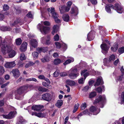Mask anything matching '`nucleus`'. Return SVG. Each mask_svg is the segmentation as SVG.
Returning <instances> with one entry per match:
<instances>
[{"instance_id": "nucleus-1", "label": "nucleus", "mask_w": 124, "mask_h": 124, "mask_svg": "<svg viewBox=\"0 0 124 124\" xmlns=\"http://www.w3.org/2000/svg\"><path fill=\"white\" fill-rule=\"evenodd\" d=\"M13 46V45L11 42L7 44L6 45L3 46L1 48V52L4 55L8 54L10 58L13 57L16 54L15 51L12 49Z\"/></svg>"}, {"instance_id": "nucleus-2", "label": "nucleus", "mask_w": 124, "mask_h": 124, "mask_svg": "<svg viewBox=\"0 0 124 124\" xmlns=\"http://www.w3.org/2000/svg\"><path fill=\"white\" fill-rule=\"evenodd\" d=\"M43 24L45 25L48 26L50 25V23L49 22L46 21H42L41 23H39L37 26L38 28L39 29L42 33L44 32L46 34L50 30V28L48 27L43 26Z\"/></svg>"}, {"instance_id": "nucleus-3", "label": "nucleus", "mask_w": 124, "mask_h": 124, "mask_svg": "<svg viewBox=\"0 0 124 124\" xmlns=\"http://www.w3.org/2000/svg\"><path fill=\"white\" fill-rule=\"evenodd\" d=\"M29 87V85H27L23 86L20 87L15 92V98L19 100L20 99V97H18L20 95L22 94L25 91L27 90Z\"/></svg>"}, {"instance_id": "nucleus-4", "label": "nucleus", "mask_w": 124, "mask_h": 124, "mask_svg": "<svg viewBox=\"0 0 124 124\" xmlns=\"http://www.w3.org/2000/svg\"><path fill=\"white\" fill-rule=\"evenodd\" d=\"M77 69H71L69 70V72L70 73L69 75L71 78L74 79L78 76V74L77 73Z\"/></svg>"}, {"instance_id": "nucleus-5", "label": "nucleus", "mask_w": 124, "mask_h": 124, "mask_svg": "<svg viewBox=\"0 0 124 124\" xmlns=\"http://www.w3.org/2000/svg\"><path fill=\"white\" fill-rule=\"evenodd\" d=\"M10 37L9 36H6L3 41H2V38L0 36V47L2 45L1 47L4 45H6V43H8V42L10 41Z\"/></svg>"}, {"instance_id": "nucleus-6", "label": "nucleus", "mask_w": 124, "mask_h": 124, "mask_svg": "<svg viewBox=\"0 0 124 124\" xmlns=\"http://www.w3.org/2000/svg\"><path fill=\"white\" fill-rule=\"evenodd\" d=\"M106 101L105 96L104 95L102 96L100 95L94 101V104H97V103L101 102L102 104Z\"/></svg>"}, {"instance_id": "nucleus-7", "label": "nucleus", "mask_w": 124, "mask_h": 124, "mask_svg": "<svg viewBox=\"0 0 124 124\" xmlns=\"http://www.w3.org/2000/svg\"><path fill=\"white\" fill-rule=\"evenodd\" d=\"M52 97V96L48 93H45L42 95V99L48 102L51 100Z\"/></svg>"}, {"instance_id": "nucleus-8", "label": "nucleus", "mask_w": 124, "mask_h": 124, "mask_svg": "<svg viewBox=\"0 0 124 124\" xmlns=\"http://www.w3.org/2000/svg\"><path fill=\"white\" fill-rule=\"evenodd\" d=\"M47 10L49 12L52 14V17L54 19L56 17H58L59 16L58 14L55 12L54 8H48Z\"/></svg>"}, {"instance_id": "nucleus-9", "label": "nucleus", "mask_w": 124, "mask_h": 124, "mask_svg": "<svg viewBox=\"0 0 124 124\" xmlns=\"http://www.w3.org/2000/svg\"><path fill=\"white\" fill-rule=\"evenodd\" d=\"M101 47L102 49V52L104 54H106L108 52L109 48V47L105 43L101 44Z\"/></svg>"}, {"instance_id": "nucleus-10", "label": "nucleus", "mask_w": 124, "mask_h": 124, "mask_svg": "<svg viewBox=\"0 0 124 124\" xmlns=\"http://www.w3.org/2000/svg\"><path fill=\"white\" fill-rule=\"evenodd\" d=\"M60 57L61 59L59 58H57L55 59L54 61V63L55 65H59L60 63H62L63 62V60H64L65 57L63 56H60Z\"/></svg>"}, {"instance_id": "nucleus-11", "label": "nucleus", "mask_w": 124, "mask_h": 124, "mask_svg": "<svg viewBox=\"0 0 124 124\" xmlns=\"http://www.w3.org/2000/svg\"><path fill=\"white\" fill-rule=\"evenodd\" d=\"M90 111L93 113V115H96L98 114L100 112L99 109L96 108L94 106H92L90 109Z\"/></svg>"}, {"instance_id": "nucleus-12", "label": "nucleus", "mask_w": 124, "mask_h": 124, "mask_svg": "<svg viewBox=\"0 0 124 124\" xmlns=\"http://www.w3.org/2000/svg\"><path fill=\"white\" fill-rule=\"evenodd\" d=\"M12 72L14 77L15 78H18L20 75L19 70L17 69H13L12 70Z\"/></svg>"}, {"instance_id": "nucleus-13", "label": "nucleus", "mask_w": 124, "mask_h": 124, "mask_svg": "<svg viewBox=\"0 0 124 124\" xmlns=\"http://www.w3.org/2000/svg\"><path fill=\"white\" fill-rule=\"evenodd\" d=\"M67 58L68 59L63 63V65H66L69 64L71 62H73L74 61V59L72 57L68 56H67Z\"/></svg>"}, {"instance_id": "nucleus-14", "label": "nucleus", "mask_w": 124, "mask_h": 124, "mask_svg": "<svg viewBox=\"0 0 124 124\" xmlns=\"http://www.w3.org/2000/svg\"><path fill=\"white\" fill-rule=\"evenodd\" d=\"M114 8L118 13H122L123 12L122 8L120 5L119 4H116Z\"/></svg>"}, {"instance_id": "nucleus-15", "label": "nucleus", "mask_w": 124, "mask_h": 124, "mask_svg": "<svg viewBox=\"0 0 124 124\" xmlns=\"http://www.w3.org/2000/svg\"><path fill=\"white\" fill-rule=\"evenodd\" d=\"M16 65L15 62L13 61L6 62L5 65V66L7 68H11L14 67Z\"/></svg>"}, {"instance_id": "nucleus-16", "label": "nucleus", "mask_w": 124, "mask_h": 124, "mask_svg": "<svg viewBox=\"0 0 124 124\" xmlns=\"http://www.w3.org/2000/svg\"><path fill=\"white\" fill-rule=\"evenodd\" d=\"M43 108V106L41 105H34L31 108L32 110L36 111H39Z\"/></svg>"}, {"instance_id": "nucleus-17", "label": "nucleus", "mask_w": 124, "mask_h": 124, "mask_svg": "<svg viewBox=\"0 0 124 124\" xmlns=\"http://www.w3.org/2000/svg\"><path fill=\"white\" fill-rule=\"evenodd\" d=\"M94 32L93 31H91L88 34L87 39L88 40L91 41L93 40L94 37Z\"/></svg>"}, {"instance_id": "nucleus-18", "label": "nucleus", "mask_w": 124, "mask_h": 124, "mask_svg": "<svg viewBox=\"0 0 124 124\" xmlns=\"http://www.w3.org/2000/svg\"><path fill=\"white\" fill-rule=\"evenodd\" d=\"M14 113L13 112H11L8 115H3V117L5 118L9 119L13 118L14 116Z\"/></svg>"}, {"instance_id": "nucleus-19", "label": "nucleus", "mask_w": 124, "mask_h": 124, "mask_svg": "<svg viewBox=\"0 0 124 124\" xmlns=\"http://www.w3.org/2000/svg\"><path fill=\"white\" fill-rule=\"evenodd\" d=\"M27 43L26 42H23L20 47V50L21 52H25L27 49Z\"/></svg>"}, {"instance_id": "nucleus-20", "label": "nucleus", "mask_w": 124, "mask_h": 124, "mask_svg": "<svg viewBox=\"0 0 124 124\" xmlns=\"http://www.w3.org/2000/svg\"><path fill=\"white\" fill-rule=\"evenodd\" d=\"M48 48L47 47H38L36 49V51L39 53H41L42 52H45L47 51Z\"/></svg>"}, {"instance_id": "nucleus-21", "label": "nucleus", "mask_w": 124, "mask_h": 124, "mask_svg": "<svg viewBox=\"0 0 124 124\" xmlns=\"http://www.w3.org/2000/svg\"><path fill=\"white\" fill-rule=\"evenodd\" d=\"M30 44L32 46L35 48L37 46L38 43L36 40L32 39L30 41Z\"/></svg>"}, {"instance_id": "nucleus-22", "label": "nucleus", "mask_w": 124, "mask_h": 124, "mask_svg": "<svg viewBox=\"0 0 124 124\" xmlns=\"http://www.w3.org/2000/svg\"><path fill=\"white\" fill-rule=\"evenodd\" d=\"M103 84L102 79L101 77H100L97 80V81L94 84V86H98L100 84Z\"/></svg>"}, {"instance_id": "nucleus-23", "label": "nucleus", "mask_w": 124, "mask_h": 124, "mask_svg": "<svg viewBox=\"0 0 124 124\" xmlns=\"http://www.w3.org/2000/svg\"><path fill=\"white\" fill-rule=\"evenodd\" d=\"M59 26L57 25H54L53 27V30L52 32V34L54 35L59 30Z\"/></svg>"}, {"instance_id": "nucleus-24", "label": "nucleus", "mask_w": 124, "mask_h": 124, "mask_svg": "<svg viewBox=\"0 0 124 124\" xmlns=\"http://www.w3.org/2000/svg\"><path fill=\"white\" fill-rule=\"evenodd\" d=\"M70 13L74 15H77L78 13V9L77 8H75L71 9Z\"/></svg>"}, {"instance_id": "nucleus-25", "label": "nucleus", "mask_w": 124, "mask_h": 124, "mask_svg": "<svg viewBox=\"0 0 124 124\" xmlns=\"http://www.w3.org/2000/svg\"><path fill=\"white\" fill-rule=\"evenodd\" d=\"M22 20L19 19H17L16 21H15L13 23H11L10 25L11 26H13L19 23L20 25H21L23 23H22Z\"/></svg>"}, {"instance_id": "nucleus-26", "label": "nucleus", "mask_w": 124, "mask_h": 124, "mask_svg": "<svg viewBox=\"0 0 124 124\" xmlns=\"http://www.w3.org/2000/svg\"><path fill=\"white\" fill-rule=\"evenodd\" d=\"M66 83L67 85L70 86H74L75 84V83L74 81L69 79L67 80Z\"/></svg>"}, {"instance_id": "nucleus-27", "label": "nucleus", "mask_w": 124, "mask_h": 124, "mask_svg": "<svg viewBox=\"0 0 124 124\" xmlns=\"http://www.w3.org/2000/svg\"><path fill=\"white\" fill-rule=\"evenodd\" d=\"M62 18L64 21L68 22L69 20L70 17L68 14H65L63 16Z\"/></svg>"}, {"instance_id": "nucleus-28", "label": "nucleus", "mask_w": 124, "mask_h": 124, "mask_svg": "<svg viewBox=\"0 0 124 124\" xmlns=\"http://www.w3.org/2000/svg\"><path fill=\"white\" fill-rule=\"evenodd\" d=\"M0 30L3 31H10L12 29L11 28L9 27L3 26L1 27Z\"/></svg>"}, {"instance_id": "nucleus-29", "label": "nucleus", "mask_w": 124, "mask_h": 124, "mask_svg": "<svg viewBox=\"0 0 124 124\" xmlns=\"http://www.w3.org/2000/svg\"><path fill=\"white\" fill-rule=\"evenodd\" d=\"M63 104L62 101V100H58L55 104V105L58 108H60Z\"/></svg>"}, {"instance_id": "nucleus-30", "label": "nucleus", "mask_w": 124, "mask_h": 124, "mask_svg": "<svg viewBox=\"0 0 124 124\" xmlns=\"http://www.w3.org/2000/svg\"><path fill=\"white\" fill-rule=\"evenodd\" d=\"M118 48V45L117 43H115L114 47H112L111 48V50L114 52L116 51Z\"/></svg>"}, {"instance_id": "nucleus-31", "label": "nucleus", "mask_w": 124, "mask_h": 124, "mask_svg": "<svg viewBox=\"0 0 124 124\" xmlns=\"http://www.w3.org/2000/svg\"><path fill=\"white\" fill-rule=\"evenodd\" d=\"M41 61L43 63L47 62L50 61V59L48 57H45L41 59Z\"/></svg>"}, {"instance_id": "nucleus-32", "label": "nucleus", "mask_w": 124, "mask_h": 124, "mask_svg": "<svg viewBox=\"0 0 124 124\" xmlns=\"http://www.w3.org/2000/svg\"><path fill=\"white\" fill-rule=\"evenodd\" d=\"M65 8V6H61L60 7L59 9L61 13H63L66 11Z\"/></svg>"}, {"instance_id": "nucleus-33", "label": "nucleus", "mask_w": 124, "mask_h": 124, "mask_svg": "<svg viewBox=\"0 0 124 124\" xmlns=\"http://www.w3.org/2000/svg\"><path fill=\"white\" fill-rule=\"evenodd\" d=\"M35 63L33 62H30L26 64L25 65V67L26 68H28L33 65Z\"/></svg>"}, {"instance_id": "nucleus-34", "label": "nucleus", "mask_w": 124, "mask_h": 124, "mask_svg": "<svg viewBox=\"0 0 124 124\" xmlns=\"http://www.w3.org/2000/svg\"><path fill=\"white\" fill-rule=\"evenodd\" d=\"M87 70H84L82 71L81 73V75H82L83 74V76L84 77V79H85L86 77L88 76L89 75V73L87 72L85 73V72Z\"/></svg>"}, {"instance_id": "nucleus-35", "label": "nucleus", "mask_w": 124, "mask_h": 124, "mask_svg": "<svg viewBox=\"0 0 124 124\" xmlns=\"http://www.w3.org/2000/svg\"><path fill=\"white\" fill-rule=\"evenodd\" d=\"M124 92H122L121 98H120L119 102L121 104H122L124 103Z\"/></svg>"}, {"instance_id": "nucleus-36", "label": "nucleus", "mask_w": 124, "mask_h": 124, "mask_svg": "<svg viewBox=\"0 0 124 124\" xmlns=\"http://www.w3.org/2000/svg\"><path fill=\"white\" fill-rule=\"evenodd\" d=\"M104 87L103 86H102L96 88V91L98 93H101L102 92V91L103 89L104 90Z\"/></svg>"}, {"instance_id": "nucleus-37", "label": "nucleus", "mask_w": 124, "mask_h": 124, "mask_svg": "<svg viewBox=\"0 0 124 124\" xmlns=\"http://www.w3.org/2000/svg\"><path fill=\"white\" fill-rule=\"evenodd\" d=\"M32 55L34 59L35 60L38 58V53L37 52H34L32 53Z\"/></svg>"}, {"instance_id": "nucleus-38", "label": "nucleus", "mask_w": 124, "mask_h": 124, "mask_svg": "<svg viewBox=\"0 0 124 124\" xmlns=\"http://www.w3.org/2000/svg\"><path fill=\"white\" fill-rule=\"evenodd\" d=\"M26 57L23 53L20 54V59L21 60L23 61L26 59Z\"/></svg>"}, {"instance_id": "nucleus-39", "label": "nucleus", "mask_w": 124, "mask_h": 124, "mask_svg": "<svg viewBox=\"0 0 124 124\" xmlns=\"http://www.w3.org/2000/svg\"><path fill=\"white\" fill-rule=\"evenodd\" d=\"M111 5H107L105 6V9L107 12L108 13L111 12L110 7Z\"/></svg>"}, {"instance_id": "nucleus-40", "label": "nucleus", "mask_w": 124, "mask_h": 124, "mask_svg": "<svg viewBox=\"0 0 124 124\" xmlns=\"http://www.w3.org/2000/svg\"><path fill=\"white\" fill-rule=\"evenodd\" d=\"M5 69L2 66H0V76L3 75Z\"/></svg>"}, {"instance_id": "nucleus-41", "label": "nucleus", "mask_w": 124, "mask_h": 124, "mask_svg": "<svg viewBox=\"0 0 124 124\" xmlns=\"http://www.w3.org/2000/svg\"><path fill=\"white\" fill-rule=\"evenodd\" d=\"M42 84L43 86L49 88H51V85L49 84H47V83L45 82H43L42 83Z\"/></svg>"}, {"instance_id": "nucleus-42", "label": "nucleus", "mask_w": 124, "mask_h": 124, "mask_svg": "<svg viewBox=\"0 0 124 124\" xmlns=\"http://www.w3.org/2000/svg\"><path fill=\"white\" fill-rule=\"evenodd\" d=\"M38 90L42 92H46L47 90V89L43 88L41 86H39L38 88Z\"/></svg>"}, {"instance_id": "nucleus-43", "label": "nucleus", "mask_w": 124, "mask_h": 124, "mask_svg": "<svg viewBox=\"0 0 124 124\" xmlns=\"http://www.w3.org/2000/svg\"><path fill=\"white\" fill-rule=\"evenodd\" d=\"M26 122V121L23 119L22 117H21V118H20L19 120V124L20 123L23 124L25 122Z\"/></svg>"}, {"instance_id": "nucleus-44", "label": "nucleus", "mask_w": 124, "mask_h": 124, "mask_svg": "<svg viewBox=\"0 0 124 124\" xmlns=\"http://www.w3.org/2000/svg\"><path fill=\"white\" fill-rule=\"evenodd\" d=\"M115 59V57L114 55L112 54L109 57V61L112 62Z\"/></svg>"}, {"instance_id": "nucleus-45", "label": "nucleus", "mask_w": 124, "mask_h": 124, "mask_svg": "<svg viewBox=\"0 0 124 124\" xmlns=\"http://www.w3.org/2000/svg\"><path fill=\"white\" fill-rule=\"evenodd\" d=\"M22 42L21 39L20 38H18L16 40V43L17 45H20Z\"/></svg>"}, {"instance_id": "nucleus-46", "label": "nucleus", "mask_w": 124, "mask_h": 124, "mask_svg": "<svg viewBox=\"0 0 124 124\" xmlns=\"http://www.w3.org/2000/svg\"><path fill=\"white\" fill-rule=\"evenodd\" d=\"M123 79L122 76L117 77L116 78V81L117 82H118V81H121Z\"/></svg>"}, {"instance_id": "nucleus-47", "label": "nucleus", "mask_w": 124, "mask_h": 124, "mask_svg": "<svg viewBox=\"0 0 124 124\" xmlns=\"http://www.w3.org/2000/svg\"><path fill=\"white\" fill-rule=\"evenodd\" d=\"M96 95V93L95 92H93L90 94L89 95V97L90 98H92L94 97Z\"/></svg>"}, {"instance_id": "nucleus-48", "label": "nucleus", "mask_w": 124, "mask_h": 124, "mask_svg": "<svg viewBox=\"0 0 124 124\" xmlns=\"http://www.w3.org/2000/svg\"><path fill=\"white\" fill-rule=\"evenodd\" d=\"M87 105L86 103L85 102L82 104L81 106V109L82 110L84 109L86 107Z\"/></svg>"}, {"instance_id": "nucleus-49", "label": "nucleus", "mask_w": 124, "mask_h": 124, "mask_svg": "<svg viewBox=\"0 0 124 124\" xmlns=\"http://www.w3.org/2000/svg\"><path fill=\"white\" fill-rule=\"evenodd\" d=\"M45 116L44 114L40 112L38 113H37L36 116L39 117H43Z\"/></svg>"}, {"instance_id": "nucleus-50", "label": "nucleus", "mask_w": 124, "mask_h": 124, "mask_svg": "<svg viewBox=\"0 0 124 124\" xmlns=\"http://www.w3.org/2000/svg\"><path fill=\"white\" fill-rule=\"evenodd\" d=\"M3 8L4 11H6L8 9L9 7L7 5L5 4L3 6Z\"/></svg>"}, {"instance_id": "nucleus-51", "label": "nucleus", "mask_w": 124, "mask_h": 124, "mask_svg": "<svg viewBox=\"0 0 124 124\" xmlns=\"http://www.w3.org/2000/svg\"><path fill=\"white\" fill-rule=\"evenodd\" d=\"M119 53L122 54L124 52V47L119 49Z\"/></svg>"}, {"instance_id": "nucleus-52", "label": "nucleus", "mask_w": 124, "mask_h": 124, "mask_svg": "<svg viewBox=\"0 0 124 124\" xmlns=\"http://www.w3.org/2000/svg\"><path fill=\"white\" fill-rule=\"evenodd\" d=\"M55 44L57 48H60L61 47V44L58 42H56L55 43Z\"/></svg>"}, {"instance_id": "nucleus-53", "label": "nucleus", "mask_w": 124, "mask_h": 124, "mask_svg": "<svg viewBox=\"0 0 124 124\" xmlns=\"http://www.w3.org/2000/svg\"><path fill=\"white\" fill-rule=\"evenodd\" d=\"M59 36L58 34H56L54 37V39L55 41H58L59 40Z\"/></svg>"}, {"instance_id": "nucleus-54", "label": "nucleus", "mask_w": 124, "mask_h": 124, "mask_svg": "<svg viewBox=\"0 0 124 124\" xmlns=\"http://www.w3.org/2000/svg\"><path fill=\"white\" fill-rule=\"evenodd\" d=\"M85 80L83 78H81L79 79L78 83L79 84H83Z\"/></svg>"}, {"instance_id": "nucleus-55", "label": "nucleus", "mask_w": 124, "mask_h": 124, "mask_svg": "<svg viewBox=\"0 0 124 124\" xmlns=\"http://www.w3.org/2000/svg\"><path fill=\"white\" fill-rule=\"evenodd\" d=\"M58 17L54 19L55 22L56 23H60L61 21L60 19L58 18Z\"/></svg>"}, {"instance_id": "nucleus-56", "label": "nucleus", "mask_w": 124, "mask_h": 124, "mask_svg": "<svg viewBox=\"0 0 124 124\" xmlns=\"http://www.w3.org/2000/svg\"><path fill=\"white\" fill-rule=\"evenodd\" d=\"M83 114H88L89 115L90 113V112L87 109H86L83 112Z\"/></svg>"}, {"instance_id": "nucleus-57", "label": "nucleus", "mask_w": 124, "mask_h": 124, "mask_svg": "<svg viewBox=\"0 0 124 124\" xmlns=\"http://www.w3.org/2000/svg\"><path fill=\"white\" fill-rule=\"evenodd\" d=\"M9 83V82H8L2 85L1 86V87L2 88H3L5 87L6 86H7Z\"/></svg>"}, {"instance_id": "nucleus-58", "label": "nucleus", "mask_w": 124, "mask_h": 124, "mask_svg": "<svg viewBox=\"0 0 124 124\" xmlns=\"http://www.w3.org/2000/svg\"><path fill=\"white\" fill-rule=\"evenodd\" d=\"M45 77L44 76L42 75H41L38 76V78L40 79H44L45 78Z\"/></svg>"}, {"instance_id": "nucleus-59", "label": "nucleus", "mask_w": 124, "mask_h": 124, "mask_svg": "<svg viewBox=\"0 0 124 124\" xmlns=\"http://www.w3.org/2000/svg\"><path fill=\"white\" fill-rule=\"evenodd\" d=\"M59 74V72L58 71H56L54 72L53 74V75L55 77H57Z\"/></svg>"}, {"instance_id": "nucleus-60", "label": "nucleus", "mask_w": 124, "mask_h": 124, "mask_svg": "<svg viewBox=\"0 0 124 124\" xmlns=\"http://www.w3.org/2000/svg\"><path fill=\"white\" fill-rule=\"evenodd\" d=\"M88 0L90 1L93 4H96L97 3L96 0Z\"/></svg>"}, {"instance_id": "nucleus-61", "label": "nucleus", "mask_w": 124, "mask_h": 124, "mask_svg": "<svg viewBox=\"0 0 124 124\" xmlns=\"http://www.w3.org/2000/svg\"><path fill=\"white\" fill-rule=\"evenodd\" d=\"M27 16L28 17L31 18H32V15L30 12H29L27 14Z\"/></svg>"}, {"instance_id": "nucleus-62", "label": "nucleus", "mask_w": 124, "mask_h": 124, "mask_svg": "<svg viewBox=\"0 0 124 124\" xmlns=\"http://www.w3.org/2000/svg\"><path fill=\"white\" fill-rule=\"evenodd\" d=\"M60 74L61 76L62 77L65 76L67 75V74L66 73L64 72L61 73Z\"/></svg>"}, {"instance_id": "nucleus-63", "label": "nucleus", "mask_w": 124, "mask_h": 124, "mask_svg": "<svg viewBox=\"0 0 124 124\" xmlns=\"http://www.w3.org/2000/svg\"><path fill=\"white\" fill-rule=\"evenodd\" d=\"M119 62V60L118 59H117L114 62V64L115 65H116Z\"/></svg>"}, {"instance_id": "nucleus-64", "label": "nucleus", "mask_w": 124, "mask_h": 124, "mask_svg": "<svg viewBox=\"0 0 124 124\" xmlns=\"http://www.w3.org/2000/svg\"><path fill=\"white\" fill-rule=\"evenodd\" d=\"M69 117L67 116H66L65 119V122H64V124H66L67 122L68 121L69 119Z\"/></svg>"}]
</instances>
